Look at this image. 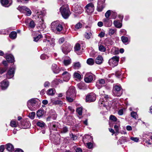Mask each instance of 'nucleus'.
<instances>
[{
    "mask_svg": "<svg viewBox=\"0 0 152 152\" xmlns=\"http://www.w3.org/2000/svg\"><path fill=\"white\" fill-rule=\"evenodd\" d=\"M35 19L38 21V26L41 28H44L46 27L45 24L44 23V20L41 18L40 15L42 14V12L39 10H36L35 11Z\"/></svg>",
    "mask_w": 152,
    "mask_h": 152,
    "instance_id": "obj_1",
    "label": "nucleus"
},
{
    "mask_svg": "<svg viewBox=\"0 0 152 152\" xmlns=\"http://www.w3.org/2000/svg\"><path fill=\"white\" fill-rule=\"evenodd\" d=\"M66 98L69 102H72L73 98L76 96L75 88L74 86L70 87L66 93Z\"/></svg>",
    "mask_w": 152,
    "mask_h": 152,
    "instance_id": "obj_2",
    "label": "nucleus"
},
{
    "mask_svg": "<svg viewBox=\"0 0 152 152\" xmlns=\"http://www.w3.org/2000/svg\"><path fill=\"white\" fill-rule=\"evenodd\" d=\"M60 11L63 17L66 19L69 16L70 12L68 6L66 4L63 5L60 9Z\"/></svg>",
    "mask_w": 152,
    "mask_h": 152,
    "instance_id": "obj_3",
    "label": "nucleus"
},
{
    "mask_svg": "<svg viewBox=\"0 0 152 152\" xmlns=\"http://www.w3.org/2000/svg\"><path fill=\"white\" fill-rule=\"evenodd\" d=\"M51 26L52 30L55 32H60L63 29V26L58 21L53 22Z\"/></svg>",
    "mask_w": 152,
    "mask_h": 152,
    "instance_id": "obj_4",
    "label": "nucleus"
},
{
    "mask_svg": "<svg viewBox=\"0 0 152 152\" xmlns=\"http://www.w3.org/2000/svg\"><path fill=\"white\" fill-rule=\"evenodd\" d=\"M37 101L35 98L31 99L28 101L27 106L28 108L31 111H34L36 108L35 106L37 103Z\"/></svg>",
    "mask_w": 152,
    "mask_h": 152,
    "instance_id": "obj_5",
    "label": "nucleus"
},
{
    "mask_svg": "<svg viewBox=\"0 0 152 152\" xmlns=\"http://www.w3.org/2000/svg\"><path fill=\"white\" fill-rule=\"evenodd\" d=\"M84 80L87 83H90L95 80V76L91 73H87L84 77Z\"/></svg>",
    "mask_w": 152,
    "mask_h": 152,
    "instance_id": "obj_6",
    "label": "nucleus"
},
{
    "mask_svg": "<svg viewBox=\"0 0 152 152\" xmlns=\"http://www.w3.org/2000/svg\"><path fill=\"white\" fill-rule=\"evenodd\" d=\"M119 60V57L115 56L109 59L108 63L112 67H114L117 65Z\"/></svg>",
    "mask_w": 152,
    "mask_h": 152,
    "instance_id": "obj_7",
    "label": "nucleus"
},
{
    "mask_svg": "<svg viewBox=\"0 0 152 152\" xmlns=\"http://www.w3.org/2000/svg\"><path fill=\"white\" fill-rule=\"evenodd\" d=\"M72 47V46L69 43H66L62 46V51L64 53L66 54L71 50Z\"/></svg>",
    "mask_w": 152,
    "mask_h": 152,
    "instance_id": "obj_8",
    "label": "nucleus"
},
{
    "mask_svg": "<svg viewBox=\"0 0 152 152\" xmlns=\"http://www.w3.org/2000/svg\"><path fill=\"white\" fill-rule=\"evenodd\" d=\"M113 93L115 96H120L122 94L121 87L118 86H115L113 88Z\"/></svg>",
    "mask_w": 152,
    "mask_h": 152,
    "instance_id": "obj_9",
    "label": "nucleus"
},
{
    "mask_svg": "<svg viewBox=\"0 0 152 152\" xmlns=\"http://www.w3.org/2000/svg\"><path fill=\"white\" fill-rule=\"evenodd\" d=\"M104 99L103 97L100 98L99 101L98 103L100 107H106L107 106V103L106 99L108 98V96L107 95L106 96H104Z\"/></svg>",
    "mask_w": 152,
    "mask_h": 152,
    "instance_id": "obj_10",
    "label": "nucleus"
},
{
    "mask_svg": "<svg viewBox=\"0 0 152 152\" xmlns=\"http://www.w3.org/2000/svg\"><path fill=\"white\" fill-rule=\"evenodd\" d=\"M25 22L28 28H34L35 26V24L34 21L30 18L26 19Z\"/></svg>",
    "mask_w": 152,
    "mask_h": 152,
    "instance_id": "obj_11",
    "label": "nucleus"
},
{
    "mask_svg": "<svg viewBox=\"0 0 152 152\" xmlns=\"http://www.w3.org/2000/svg\"><path fill=\"white\" fill-rule=\"evenodd\" d=\"M96 99V95L94 94L91 93L88 95L86 98V100L88 102L94 101Z\"/></svg>",
    "mask_w": 152,
    "mask_h": 152,
    "instance_id": "obj_12",
    "label": "nucleus"
},
{
    "mask_svg": "<svg viewBox=\"0 0 152 152\" xmlns=\"http://www.w3.org/2000/svg\"><path fill=\"white\" fill-rule=\"evenodd\" d=\"M85 9L87 12L90 14L93 12L94 10V7L93 4L91 3L88 4L85 7Z\"/></svg>",
    "mask_w": 152,
    "mask_h": 152,
    "instance_id": "obj_13",
    "label": "nucleus"
},
{
    "mask_svg": "<svg viewBox=\"0 0 152 152\" xmlns=\"http://www.w3.org/2000/svg\"><path fill=\"white\" fill-rule=\"evenodd\" d=\"M71 77V75L69 73L67 72L64 71L62 74V77L64 81L67 82L70 79Z\"/></svg>",
    "mask_w": 152,
    "mask_h": 152,
    "instance_id": "obj_14",
    "label": "nucleus"
},
{
    "mask_svg": "<svg viewBox=\"0 0 152 152\" xmlns=\"http://www.w3.org/2000/svg\"><path fill=\"white\" fill-rule=\"evenodd\" d=\"M15 68H11L8 70L7 74V77L8 79L12 78L14 76Z\"/></svg>",
    "mask_w": 152,
    "mask_h": 152,
    "instance_id": "obj_15",
    "label": "nucleus"
},
{
    "mask_svg": "<svg viewBox=\"0 0 152 152\" xmlns=\"http://www.w3.org/2000/svg\"><path fill=\"white\" fill-rule=\"evenodd\" d=\"M105 81L104 79H101L99 80L96 82V86L99 89H100L105 85Z\"/></svg>",
    "mask_w": 152,
    "mask_h": 152,
    "instance_id": "obj_16",
    "label": "nucleus"
},
{
    "mask_svg": "<svg viewBox=\"0 0 152 152\" xmlns=\"http://www.w3.org/2000/svg\"><path fill=\"white\" fill-rule=\"evenodd\" d=\"M105 0H98V10L99 11H101L104 8L103 4L105 2Z\"/></svg>",
    "mask_w": 152,
    "mask_h": 152,
    "instance_id": "obj_17",
    "label": "nucleus"
},
{
    "mask_svg": "<svg viewBox=\"0 0 152 152\" xmlns=\"http://www.w3.org/2000/svg\"><path fill=\"white\" fill-rule=\"evenodd\" d=\"M9 85V82L6 80L2 81L0 83V87L2 90H5L7 89Z\"/></svg>",
    "mask_w": 152,
    "mask_h": 152,
    "instance_id": "obj_18",
    "label": "nucleus"
},
{
    "mask_svg": "<svg viewBox=\"0 0 152 152\" xmlns=\"http://www.w3.org/2000/svg\"><path fill=\"white\" fill-rule=\"evenodd\" d=\"M2 5L5 7H8L12 4L11 0H1Z\"/></svg>",
    "mask_w": 152,
    "mask_h": 152,
    "instance_id": "obj_19",
    "label": "nucleus"
},
{
    "mask_svg": "<svg viewBox=\"0 0 152 152\" xmlns=\"http://www.w3.org/2000/svg\"><path fill=\"white\" fill-rule=\"evenodd\" d=\"M103 21L104 25L106 27H110L112 25V20L109 18H104L103 20Z\"/></svg>",
    "mask_w": 152,
    "mask_h": 152,
    "instance_id": "obj_20",
    "label": "nucleus"
},
{
    "mask_svg": "<svg viewBox=\"0 0 152 152\" xmlns=\"http://www.w3.org/2000/svg\"><path fill=\"white\" fill-rule=\"evenodd\" d=\"M6 59L7 61L11 63L14 62V57L12 54H6Z\"/></svg>",
    "mask_w": 152,
    "mask_h": 152,
    "instance_id": "obj_21",
    "label": "nucleus"
},
{
    "mask_svg": "<svg viewBox=\"0 0 152 152\" xmlns=\"http://www.w3.org/2000/svg\"><path fill=\"white\" fill-rule=\"evenodd\" d=\"M73 7L74 8V10L76 13L80 14L83 12L82 8L78 5L75 6Z\"/></svg>",
    "mask_w": 152,
    "mask_h": 152,
    "instance_id": "obj_22",
    "label": "nucleus"
},
{
    "mask_svg": "<svg viewBox=\"0 0 152 152\" xmlns=\"http://www.w3.org/2000/svg\"><path fill=\"white\" fill-rule=\"evenodd\" d=\"M33 36V38H42V36L39 32V31H33L32 34Z\"/></svg>",
    "mask_w": 152,
    "mask_h": 152,
    "instance_id": "obj_23",
    "label": "nucleus"
},
{
    "mask_svg": "<svg viewBox=\"0 0 152 152\" xmlns=\"http://www.w3.org/2000/svg\"><path fill=\"white\" fill-rule=\"evenodd\" d=\"M103 58L101 56H98L95 60V63L97 64H101L103 61Z\"/></svg>",
    "mask_w": 152,
    "mask_h": 152,
    "instance_id": "obj_24",
    "label": "nucleus"
},
{
    "mask_svg": "<svg viewBox=\"0 0 152 152\" xmlns=\"http://www.w3.org/2000/svg\"><path fill=\"white\" fill-rule=\"evenodd\" d=\"M113 24L114 26L118 28H120L122 26V21L119 20H114L113 22Z\"/></svg>",
    "mask_w": 152,
    "mask_h": 152,
    "instance_id": "obj_25",
    "label": "nucleus"
},
{
    "mask_svg": "<svg viewBox=\"0 0 152 152\" xmlns=\"http://www.w3.org/2000/svg\"><path fill=\"white\" fill-rule=\"evenodd\" d=\"M51 68L54 73H57L59 72V67L56 64H52Z\"/></svg>",
    "mask_w": 152,
    "mask_h": 152,
    "instance_id": "obj_26",
    "label": "nucleus"
},
{
    "mask_svg": "<svg viewBox=\"0 0 152 152\" xmlns=\"http://www.w3.org/2000/svg\"><path fill=\"white\" fill-rule=\"evenodd\" d=\"M7 149L9 151L12 152L14 150L13 145L11 143H9L6 144Z\"/></svg>",
    "mask_w": 152,
    "mask_h": 152,
    "instance_id": "obj_27",
    "label": "nucleus"
},
{
    "mask_svg": "<svg viewBox=\"0 0 152 152\" xmlns=\"http://www.w3.org/2000/svg\"><path fill=\"white\" fill-rule=\"evenodd\" d=\"M44 111L42 110H39L37 113V115L39 118L41 117L44 114Z\"/></svg>",
    "mask_w": 152,
    "mask_h": 152,
    "instance_id": "obj_28",
    "label": "nucleus"
},
{
    "mask_svg": "<svg viewBox=\"0 0 152 152\" xmlns=\"http://www.w3.org/2000/svg\"><path fill=\"white\" fill-rule=\"evenodd\" d=\"M55 90L53 88L49 89L47 92V93L48 95L51 96L54 95L55 94Z\"/></svg>",
    "mask_w": 152,
    "mask_h": 152,
    "instance_id": "obj_29",
    "label": "nucleus"
},
{
    "mask_svg": "<svg viewBox=\"0 0 152 152\" xmlns=\"http://www.w3.org/2000/svg\"><path fill=\"white\" fill-rule=\"evenodd\" d=\"M126 137H122L118 141L117 143L118 144H121L126 141Z\"/></svg>",
    "mask_w": 152,
    "mask_h": 152,
    "instance_id": "obj_30",
    "label": "nucleus"
},
{
    "mask_svg": "<svg viewBox=\"0 0 152 152\" xmlns=\"http://www.w3.org/2000/svg\"><path fill=\"white\" fill-rule=\"evenodd\" d=\"M52 102L53 103V104L55 105L59 104L60 105H62V104H63L62 102L61 101L59 100H52Z\"/></svg>",
    "mask_w": 152,
    "mask_h": 152,
    "instance_id": "obj_31",
    "label": "nucleus"
},
{
    "mask_svg": "<svg viewBox=\"0 0 152 152\" xmlns=\"http://www.w3.org/2000/svg\"><path fill=\"white\" fill-rule=\"evenodd\" d=\"M44 42H46L47 43H49L50 45H52V46H53V44L54 41V39H46L45 40H44Z\"/></svg>",
    "mask_w": 152,
    "mask_h": 152,
    "instance_id": "obj_32",
    "label": "nucleus"
},
{
    "mask_svg": "<svg viewBox=\"0 0 152 152\" xmlns=\"http://www.w3.org/2000/svg\"><path fill=\"white\" fill-rule=\"evenodd\" d=\"M120 32L121 35H123L121 37V38H128L127 37L124 36V35H125L126 34V30L124 29H121L120 30Z\"/></svg>",
    "mask_w": 152,
    "mask_h": 152,
    "instance_id": "obj_33",
    "label": "nucleus"
},
{
    "mask_svg": "<svg viewBox=\"0 0 152 152\" xmlns=\"http://www.w3.org/2000/svg\"><path fill=\"white\" fill-rule=\"evenodd\" d=\"M17 34L16 32L12 31L9 34V37L10 38H16L17 37Z\"/></svg>",
    "mask_w": 152,
    "mask_h": 152,
    "instance_id": "obj_34",
    "label": "nucleus"
},
{
    "mask_svg": "<svg viewBox=\"0 0 152 152\" xmlns=\"http://www.w3.org/2000/svg\"><path fill=\"white\" fill-rule=\"evenodd\" d=\"M82 24L80 22H78L75 25V30L76 31L77 30L81 28L82 27Z\"/></svg>",
    "mask_w": 152,
    "mask_h": 152,
    "instance_id": "obj_35",
    "label": "nucleus"
},
{
    "mask_svg": "<svg viewBox=\"0 0 152 152\" xmlns=\"http://www.w3.org/2000/svg\"><path fill=\"white\" fill-rule=\"evenodd\" d=\"M111 51V53L114 54H116L119 53L118 49L115 47L113 48Z\"/></svg>",
    "mask_w": 152,
    "mask_h": 152,
    "instance_id": "obj_36",
    "label": "nucleus"
},
{
    "mask_svg": "<svg viewBox=\"0 0 152 152\" xmlns=\"http://www.w3.org/2000/svg\"><path fill=\"white\" fill-rule=\"evenodd\" d=\"M27 7L24 6H19L17 9L21 12H23Z\"/></svg>",
    "mask_w": 152,
    "mask_h": 152,
    "instance_id": "obj_37",
    "label": "nucleus"
},
{
    "mask_svg": "<svg viewBox=\"0 0 152 152\" xmlns=\"http://www.w3.org/2000/svg\"><path fill=\"white\" fill-rule=\"evenodd\" d=\"M94 61L93 59L92 58H89L87 59V63L88 65H92L94 64Z\"/></svg>",
    "mask_w": 152,
    "mask_h": 152,
    "instance_id": "obj_38",
    "label": "nucleus"
},
{
    "mask_svg": "<svg viewBox=\"0 0 152 152\" xmlns=\"http://www.w3.org/2000/svg\"><path fill=\"white\" fill-rule=\"evenodd\" d=\"M116 31V29L115 28L112 29L110 28V29L109 31V34L110 35H112L114 34L115 33Z\"/></svg>",
    "mask_w": 152,
    "mask_h": 152,
    "instance_id": "obj_39",
    "label": "nucleus"
},
{
    "mask_svg": "<svg viewBox=\"0 0 152 152\" xmlns=\"http://www.w3.org/2000/svg\"><path fill=\"white\" fill-rule=\"evenodd\" d=\"M74 49L75 51L77 53V52L80 49V44L78 43L76 44L74 47Z\"/></svg>",
    "mask_w": 152,
    "mask_h": 152,
    "instance_id": "obj_40",
    "label": "nucleus"
},
{
    "mask_svg": "<svg viewBox=\"0 0 152 152\" xmlns=\"http://www.w3.org/2000/svg\"><path fill=\"white\" fill-rule=\"evenodd\" d=\"M73 66L75 69H77L80 67V64L79 62H77L73 63Z\"/></svg>",
    "mask_w": 152,
    "mask_h": 152,
    "instance_id": "obj_41",
    "label": "nucleus"
},
{
    "mask_svg": "<svg viewBox=\"0 0 152 152\" xmlns=\"http://www.w3.org/2000/svg\"><path fill=\"white\" fill-rule=\"evenodd\" d=\"M57 82H58L59 83H61L62 82V81L59 79H57L56 80H54L52 82V83H53V86H56L58 84V83H57Z\"/></svg>",
    "mask_w": 152,
    "mask_h": 152,
    "instance_id": "obj_42",
    "label": "nucleus"
},
{
    "mask_svg": "<svg viewBox=\"0 0 152 152\" xmlns=\"http://www.w3.org/2000/svg\"><path fill=\"white\" fill-rule=\"evenodd\" d=\"M131 115L132 117L135 119H137L138 118V116L137 113L134 112H132L131 113Z\"/></svg>",
    "mask_w": 152,
    "mask_h": 152,
    "instance_id": "obj_43",
    "label": "nucleus"
},
{
    "mask_svg": "<svg viewBox=\"0 0 152 152\" xmlns=\"http://www.w3.org/2000/svg\"><path fill=\"white\" fill-rule=\"evenodd\" d=\"M104 43L108 45H109L112 44V42L110 39H105L104 40Z\"/></svg>",
    "mask_w": 152,
    "mask_h": 152,
    "instance_id": "obj_44",
    "label": "nucleus"
},
{
    "mask_svg": "<svg viewBox=\"0 0 152 152\" xmlns=\"http://www.w3.org/2000/svg\"><path fill=\"white\" fill-rule=\"evenodd\" d=\"M37 125L38 126L42 127L44 126L45 124L42 121H39L37 122Z\"/></svg>",
    "mask_w": 152,
    "mask_h": 152,
    "instance_id": "obj_45",
    "label": "nucleus"
},
{
    "mask_svg": "<svg viewBox=\"0 0 152 152\" xmlns=\"http://www.w3.org/2000/svg\"><path fill=\"white\" fill-rule=\"evenodd\" d=\"M10 125L13 127H15L17 126V123L14 121H12L10 123Z\"/></svg>",
    "mask_w": 152,
    "mask_h": 152,
    "instance_id": "obj_46",
    "label": "nucleus"
},
{
    "mask_svg": "<svg viewBox=\"0 0 152 152\" xmlns=\"http://www.w3.org/2000/svg\"><path fill=\"white\" fill-rule=\"evenodd\" d=\"M92 33L90 32H86L85 34L86 38H90L92 37Z\"/></svg>",
    "mask_w": 152,
    "mask_h": 152,
    "instance_id": "obj_47",
    "label": "nucleus"
},
{
    "mask_svg": "<svg viewBox=\"0 0 152 152\" xmlns=\"http://www.w3.org/2000/svg\"><path fill=\"white\" fill-rule=\"evenodd\" d=\"M71 63V60L70 59L65 60L64 61V63L65 65L67 66Z\"/></svg>",
    "mask_w": 152,
    "mask_h": 152,
    "instance_id": "obj_48",
    "label": "nucleus"
},
{
    "mask_svg": "<svg viewBox=\"0 0 152 152\" xmlns=\"http://www.w3.org/2000/svg\"><path fill=\"white\" fill-rule=\"evenodd\" d=\"M121 39L123 43L125 45L128 44L130 42L129 39Z\"/></svg>",
    "mask_w": 152,
    "mask_h": 152,
    "instance_id": "obj_49",
    "label": "nucleus"
},
{
    "mask_svg": "<svg viewBox=\"0 0 152 152\" xmlns=\"http://www.w3.org/2000/svg\"><path fill=\"white\" fill-rule=\"evenodd\" d=\"M35 115V113L34 112H32L29 113V117L31 119H34Z\"/></svg>",
    "mask_w": 152,
    "mask_h": 152,
    "instance_id": "obj_50",
    "label": "nucleus"
},
{
    "mask_svg": "<svg viewBox=\"0 0 152 152\" xmlns=\"http://www.w3.org/2000/svg\"><path fill=\"white\" fill-rule=\"evenodd\" d=\"M99 50L101 52H104L106 50V48L103 46L100 45L99 48Z\"/></svg>",
    "mask_w": 152,
    "mask_h": 152,
    "instance_id": "obj_51",
    "label": "nucleus"
},
{
    "mask_svg": "<svg viewBox=\"0 0 152 152\" xmlns=\"http://www.w3.org/2000/svg\"><path fill=\"white\" fill-rule=\"evenodd\" d=\"M77 112L78 113V114L80 115H81L82 114V108L81 107H78L77 108Z\"/></svg>",
    "mask_w": 152,
    "mask_h": 152,
    "instance_id": "obj_52",
    "label": "nucleus"
},
{
    "mask_svg": "<svg viewBox=\"0 0 152 152\" xmlns=\"http://www.w3.org/2000/svg\"><path fill=\"white\" fill-rule=\"evenodd\" d=\"M25 11L27 12L26 15L27 16H29L31 15V12L30 9L27 7L25 10Z\"/></svg>",
    "mask_w": 152,
    "mask_h": 152,
    "instance_id": "obj_53",
    "label": "nucleus"
},
{
    "mask_svg": "<svg viewBox=\"0 0 152 152\" xmlns=\"http://www.w3.org/2000/svg\"><path fill=\"white\" fill-rule=\"evenodd\" d=\"M74 76L75 78L79 80L81 78V75H80L77 72L74 73Z\"/></svg>",
    "mask_w": 152,
    "mask_h": 152,
    "instance_id": "obj_54",
    "label": "nucleus"
},
{
    "mask_svg": "<svg viewBox=\"0 0 152 152\" xmlns=\"http://www.w3.org/2000/svg\"><path fill=\"white\" fill-rule=\"evenodd\" d=\"M111 14V11L108 10L106 12L105 16L106 18H108Z\"/></svg>",
    "mask_w": 152,
    "mask_h": 152,
    "instance_id": "obj_55",
    "label": "nucleus"
},
{
    "mask_svg": "<svg viewBox=\"0 0 152 152\" xmlns=\"http://www.w3.org/2000/svg\"><path fill=\"white\" fill-rule=\"evenodd\" d=\"M130 139L131 140L135 142H138L139 140V138L137 137H131Z\"/></svg>",
    "mask_w": 152,
    "mask_h": 152,
    "instance_id": "obj_56",
    "label": "nucleus"
},
{
    "mask_svg": "<svg viewBox=\"0 0 152 152\" xmlns=\"http://www.w3.org/2000/svg\"><path fill=\"white\" fill-rule=\"evenodd\" d=\"M110 119L114 121H115L117 120V118L115 116L113 115H111L110 116Z\"/></svg>",
    "mask_w": 152,
    "mask_h": 152,
    "instance_id": "obj_57",
    "label": "nucleus"
},
{
    "mask_svg": "<svg viewBox=\"0 0 152 152\" xmlns=\"http://www.w3.org/2000/svg\"><path fill=\"white\" fill-rule=\"evenodd\" d=\"M120 125L119 124L118 125H115L114 126V128L116 132H118L120 128Z\"/></svg>",
    "mask_w": 152,
    "mask_h": 152,
    "instance_id": "obj_58",
    "label": "nucleus"
},
{
    "mask_svg": "<svg viewBox=\"0 0 152 152\" xmlns=\"http://www.w3.org/2000/svg\"><path fill=\"white\" fill-rule=\"evenodd\" d=\"M84 86V84L82 83H79L78 84V86L80 89H83L84 88L83 87Z\"/></svg>",
    "mask_w": 152,
    "mask_h": 152,
    "instance_id": "obj_59",
    "label": "nucleus"
},
{
    "mask_svg": "<svg viewBox=\"0 0 152 152\" xmlns=\"http://www.w3.org/2000/svg\"><path fill=\"white\" fill-rule=\"evenodd\" d=\"M87 148L89 149L91 148L93 146L92 143L91 142L87 143Z\"/></svg>",
    "mask_w": 152,
    "mask_h": 152,
    "instance_id": "obj_60",
    "label": "nucleus"
},
{
    "mask_svg": "<svg viewBox=\"0 0 152 152\" xmlns=\"http://www.w3.org/2000/svg\"><path fill=\"white\" fill-rule=\"evenodd\" d=\"M6 70L5 68H0V74H1L4 73Z\"/></svg>",
    "mask_w": 152,
    "mask_h": 152,
    "instance_id": "obj_61",
    "label": "nucleus"
},
{
    "mask_svg": "<svg viewBox=\"0 0 152 152\" xmlns=\"http://www.w3.org/2000/svg\"><path fill=\"white\" fill-rule=\"evenodd\" d=\"M48 56L44 54H42L40 56V58L42 60H44L48 58Z\"/></svg>",
    "mask_w": 152,
    "mask_h": 152,
    "instance_id": "obj_62",
    "label": "nucleus"
},
{
    "mask_svg": "<svg viewBox=\"0 0 152 152\" xmlns=\"http://www.w3.org/2000/svg\"><path fill=\"white\" fill-rule=\"evenodd\" d=\"M105 33L104 32H101L99 34V36L100 37H103L104 36Z\"/></svg>",
    "mask_w": 152,
    "mask_h": 152,
    "instance_id": "obj_63",
    "label": "nucleus"
},
{
    "mask_svg": "<svg viewBox=\"0 0 152 152\" xmlns=\"http://www.w3.org/2000/svg\"><path fill=\"white\" fill-rule=\"evenodd\" d=\"M50 85V83L48 81L45 82L44 84V86L45 87H49Z\"/></svg>",
    "mask_w": 152,
    "mask_h": 152,
    "instance_id": "obj_64",
    "label": "nucleus"
}]
</instances>
